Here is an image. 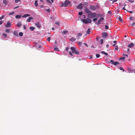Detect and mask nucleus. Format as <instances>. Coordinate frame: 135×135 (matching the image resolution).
Wrapping results in <instances>:
<instances>
[{"label": "nucleus", "mask_w": 135, "mask_h": 135, "mask_svg": "<svg viewBox=\"0 0 135 135\" xmlns=\"http://www.w3.org/2000/svg\"><path fill=\"white\" fill-rule=\"evenodd\" d=\"M50 39H51V37H48L47 39V41H48L50 42Z\"/></svg>", "instance_id": "obj_42"}, {"label": "nucleus", "mask_w": 135, "mask_h": 135, "mask_svg": "<svg viewBox=\"0 0 135 135\" xmlns=\"http://www.w3.org/2000/svg\"><path fill=\"white\" fill-rule=\"evenodd\" d=\"M23 28H24V29H26V26H25V25H23Z\"/></svg>", "instance_id": "obj_53"}, {"label": "nucleus", "mask_w": 135, "mask_h": 135, "mask_svg": "<svg viewBox=\"0 0 135 135\" xmlns=\"http://www.w3.org/2000/svg\"><path fill=\"white\" fill-rule=\"evenodd\" d=\"M4 17V16L3 15L1 17H0V20L2 19Z\"/></svg>", "instance_id": "obj_37"}, {"label": "nucleus", "mask_w": 135, "mask_h": 135, "mask_svg": "<svg viewBox=\"0 0 135 135\" xmlns=\"http://www.w3.org/2000/svg\"><path fill=\"white\" fill-rule=\"evenodd\" d=\"M70 40L72 41V42H74L76 40V39L74 38V37H72L70 39Z\"/></svg>", "instance_id": "obj_15"}, {"label": "nucleus", "mask_w": 135, "mask_h": 135, "mask_svg": "<svg viewBox=\"0 0 135 135\" xmlns=\"http://www.w3.org/2000/svg\"><path fill=\"white\" fill-rule=\"evenodd\" d=\"M115 47V50L117 51H118V47H117V46H116Z\"/></svg>", "instance_id": "obj_40"}, {"label": "nucleus", "mask_w": 135, "mask_h": 135, "mask_svg": "<svg viewBox=\"0 0 135 135\" xmlns=\"http://www.w3.org/2000/svg\"><path fill=\"white\" fill-rule=\"evenodd\" d=\"M10 30L9 29H7L5 30V32H6L7 33H9L10 32Z\"/></svg>", "instance_id": "obj_28"}, {"label": "nucleus", "mask_w": 135, "mask_h": 135, "mask_svg": "<svg viewBox=\"0 0 135 135\" xmlns=\"http://www.w3.org/2000/svg\"><path fill=\"white\" fill-rule=\"evenodd\" d=\"M108 13H109V14H112V12L110 11H109L108 12Z\"/></svg>", "instance_id": "obj_54"}, {"label": "nucleus", "mask_w": 135, "mask_h": 135, "mask_svg": "<svg viewBox=\"0 0 135 135\" xmlns=\"http://www.w3.org/2000/svg\"><path fill=\"white\" fill-rule=\"evenodd\" d=\"M70 2L68 1H66L64 3V5L65 7L67 6H70Z\"/></svg>", "instance_id": "obj_4"}, {"label": "nucleus", "mask_w": 135, "mask_h": 135, "mask_svg": "<svg viewBox=\"0 0 135 135\" xmlns=\"http://www.w3.org/2000/svg\"><path fill=\"white\" fill-rule=\"evenodd\" d=\"M3 23V22L2 21H0V25L2 24Z\"/></svg>", "instance_id": "obj_56"}, {"label": "nucleus", "mask_w": 135, "mask_h": 135, "mask_svg": "<svg viewBox=\"0 0 135 135\" xmlns=\"http://www.w3.org/2000/svg\"><path fill=\"white\" fill-rule=\"evenodd\" d=\"M69 54L70 55H71L72 56H73L72 53L70 51L69 52Z\"/></svg>", "instance_id": "obj_49"}, {"label": "nucleus", "mask_w": 135, "mask_h": 135, "mask_svg": "<svg viewBox=\"0 0 135 135\" xmlns=\"http://www.w3.org/2000/svg\"><path fill=\"white\" fill-rule=\"evenodd\" d=\"M83 22L85 23H90L91 22V20L89 18H87L86 19H83L82 20Z\"/></svg>", "instance_id": "obj_1"}, {"label": "nucleus", "mask_w": 135, "mask_h": 135, "mask_svg": "<svg viewBox=\"0 0 135 135\" xmlns=\"http://www.w3.org/2000/svg\"><path fill=\"white\" fill-rule=\"evenodd\" d=\"M19 35L20 36H22L23 35V33L22 32H20L19 34Z\"/></svg>", "instance_id": "obj_31"}, {"label": "nucleus", "mask_w": 135, "mask_h": 135, "mask_svg": "<svg viewBox=\"0 0 135 135\" xmlns=\"http://www.w3.org/2000/svg\"><path fill=\"white\" fill-rule=\"evenodd\" d=\"M14 13V12H12L11 13H9V15H12Z\"/></svg>", "instance_id": "obj_43"}, {"label": "nucleus", "mask_w": 135, "mask_h": 135, "mask_svg": "<svg viewBox=\"0 0 135 135\" xmlns=\"http://www.w3.org/2000/svg\"><path fill=\"white\" fill-rule=\"evenodd\" d=\"M46 11L49 12H50V9L49 8L48 9H46Z\"/></svg>", "instance_id": "obj_47"}, {"label": "nucleus", "mask_w": 135, "mask_h": 135, "mask_svg": "<svg viewBox=\"0 0 135 135\" xmlns=\"http://www.w3.org/2000/svg\"><path fill=\"white\" fill-rule=\"evenodd\" d=\"M114 62L112 60H111L110 61V62L112 64H114Z\"/></svg>", "instance_id": "obj_35"}, {"label": "nucleus", "mask_w": 135, "mask_h": 135, "mask_svg": "<svg viewBox=\"0 0 135 135\" xmlns=\"http://www.w3.org/2000/svg\"><path fill=\"white\" fill-rule=\"evenodd\" d=\"M30 28L32 31H33L34 29H35V27L32 26L30 27Z\"/></svg>", "instance_id": "obj_25"}, {"label": "nucleus", "mask_w": 135, "mask_h": 135, "mask_svg": "<svg viewBox=\"0 0 135 135\" xmlns=\"http://www.w3.org/2000/svg\"><path fill=\"white\" fill-rule=\"evenodd\" d=\"M35 25L36 26L38 27H40L41 26H40V24L39 23H37L35 24Z\"/></svg>", "instance_id": "obj_17"}, {"label": "nucleus", "mask_w": 135, "mask_h": 135, "mask_svg": "<svg viewBox=\"0 0 135 135\" xmlns=\"http://www.w3.org/2000/svg\"><path fill=\"white\" fill-rule=\"evenodd\" d=\"M83 8V4L82 3H80L78 6L76 7V8L78 9H81Z\"/></svg>", "instance_id": "obj_8"}, {"label": "nucleus", "mask_w": 135, "mask_h": 135, "mask_svg": "<svg viewBox=\"0 0 135 135\" xmlns=\"http://www.w3.org/2000/svg\"><path fill=\"white\" fill-rule=\"evenodd\" d=\"M100 44H102L103 42V40L102 39H101L100 40Z\"/></svg>", "instance_id": "obj_38"}, {"label": "nucleus", "mask_w": 135, "mask_h": 135, "mask_svg": "<svg viewBox=\"0 0 135 135\" xmlns=\"http://www.w3.org/2000/svg\"><path fill=\"white\" fill-rule=\"evenodd\" d=\"M119 16V20L120 21H122V19L121 18V17L119 16Z\"/></svg>", "instance_id": "obj_39"}, {"label": "nucleus", "mask_w": 135, "mask_h": 135, "mask_svg": "<svg viewBox=\"0 0 135 135\" xmlns=\"http://www.w3.org/2000/svg\"><path fill=\"white\" fill-rule=\"evenodd\" d=\"M119 69L121 70H122L123 71H125L124 69L122 68L121 67H120L119 68Z\"/></svg>", "instance_id": "obj_36"}, {"label": "nucleus", "mask_w": 135, "mask_h": 135, "mask_svg": "<svg viewBox=\"0 0 135 135\" xmlns=\"http://www.w3.org/2000/svg\"><path fill=\"white\" fill-rule=\"evenodd\" d=\"M22 25V23L21 22H19L17 23V27H19L21 26Z\"/></svg>", "instance_id": "obj_22"}, {"label": "nucleus", "mask_w": 135, "mask_h": 135, "mask_svg": "<svg viewBox=\"0 0 135 135\" xmlns=\"http://www.w3.org/2000/svg\"><path fill=\"white\" fill-rule=\"evenodd\" d=\"M68 32V31H64L62 33L63 34H66Z\"/></svg>", "instance_id": "obj_27"}, {"label": "nucleus", "mask_w": 135, "mask_h": 135, "mask_svg": "<svg viewBox=\"0 0 135 135\" xmlns=\"http://www.w3.org/2000/svg\"><path fill=\"white\" fill-rule=\"evenodd\" d=\"M82 34L81 33H79L76 36V37H77V38L78 40L80 38L79 37V36H81L82 35Z\"/></svg>", "instance_id": "obj_11"}, {"label": "nucleus", "mask_w": 135, "mask_h": 135, "mask_svg": "<svg viewBox=\"0 0 135 135\" xmlns=\"http://www.w3.org/2000/svg\"><path fill=\"white\" fill-rule=\"evenodd\" d=\"M109 28L108 26L107 25H105V28L106 29L108 30Z\"/></svg>", "instance_id": "obj_30"}, {"label": "nucleus", "mask_w": 135, "mask_h": 135, "mask_svg": "<svg viewBox=\"0 0 135 135\" xmlns=\"http://www.w3.org/2000/svg\"><path fill=\"white\" fill-rule=\"evenodd\" d=\"M134 45V44L133 43H131L128 46V47L131 48Z\"/></svg>", "instance_id": "obj_13"}, {"label": "nucleus", "mask_w": 135, "mask_h": 135, "mask_svg": "<svg viewBox=\"0 0 135 135\" xmlns=\"http://www.w3.org/2000/svg\"><path fill=\"white\" fill-rule=\"evenodd\" d=\"M52 30H54V27H52Z\"/></svg>", "instance_id": "obj_64"}, {"label": "nucleus", "mask_w": 135, "mask_h": 135, "mask_svg": "<svg viewBox=\"0 0 135 135\" xmlns=\"http://www.w3.org/2000/svg\"><path fill=\"white\" fill-rule=\"evenodd\" d=\"M97 18H94L93 19V21H94V22H95L97 21Z\"/></svg>", "instance_id": "obj_46"}, {"label": "nucleus", "mask_w": 135, "mask_h": 135, "mask_svg": "<svg viewBox=\"0 0 135 135\" xmlns=\"http://www.w3.org/2000/svg\"><path fill=\"white\" fill-rule=\"evenodd\" d=\"M122 9H123L124 10H126V9H125V8L124 7H123L122 8Z\"/></svg>", "instance_id": "obj_63"}, {"label": "nucleus", "mask_w": 135, "mask_h": 135, "mask_svg": "<svg viewBox=\"0 0 135 135\" xmlns=\"http://www.w3.org/2000/svg\"><path fill=\"white\" fill-rule=\"evenodd\" d=\"M99 38L100 37H97L96 38V39L97 41H98Z\"/></svg>", "instance_id": "obj_50"}, {"label": "nucleus", "mask_w": 135, "mask_h": 135, "mask_svg": "<svg viewBox=\"0 0 135 135\" xmlns=\"http://www.w3.org/2000/svg\"><path fill=\"white\" fill-rule=\"evenodd\" d=\"M19 7V6H17L16 7H15L14 9H16V8H18Z\"/></svg>", "instance_id": "obj_62"}, {"label": "nucleus", "mask_w": 135, "mask_h": 135, "mask_svg": "<svg viewBox=\"0 0 135 135\" xmlns=\"http://www.w3.org/2000/svg\"><path fill=\"white\" fill-rule=\"evenodd\" d=\"M123 56H127V57H128V55H127V54H126V55H125V54H123Z\"/></svg>", "instance_id": "obj_52"}, {"label": "nucleus", "mask_w": 135, "mask_h": 135, "mask_svg": "<svg viewBox=\"0 0 135 135\" xmlns=\"http://www.w3.org/2000/svg\"><path fill=\"white\" fill-rule=\"evenodd\" d=\"M30 16V15H28V14H26L24 15L23 16H22L23 17H25L26 18L27 17L29 16Z\"/></svg>", "instance_id": "obj_18"}, {"label": "nucleus", "mask_w": 135, "mask_h": 135, "mask_svg": "<svg viewBox=\"0 0 135 135\" xmlns=\"http://www.w3.org/2000/svg\"><path fill=\"white\" fill-rule=\"evenodd\" d=\"M3 36L5 37V38H7V35L6 33H3Z\"/></svg>", "instance_id": "obj_32"}, {"label": "nucleus", "mask_w": 135, "mask_h": 135, "mask_svg": "<svg viewBox=\"0 0 135 135\" xmlns=\"http://www.w3.org/2000/svg\"><path fill=\"white\" fill-rule=\"evenodd\" d=\"M128 1L131 3H132L134 2V0H128Z\"/></svg>", "instance_id": "obj_45"}, {"label": "nucleus", "mask_w": 135, "mask_h": 135, "mask_svg": "<svg viewBox=\"0 0 135 135\" xmlns=\"http://www.w3.org/2000/svg\"><path fill=\"white\" fill-rule=\"evenodd\" d=\"M40 6V7L41 8H43V7H44V6H43V5H41V6Z\"/></svg>", "instance_id": "obj_60"}, {"label": "nucleus", "mask_w": 135, "mask_h": 135, "mask_svg": "<svg viewBox=\"0 0 135 135\" xmlns=\"http://www.w3.org/2000/svg\"><path fill=\"white\" fill-rule=\"evenodd\" d=\"M90 28H88L87 30V32H86V33L88 34H90Z\"/></svg>", "instance_id": "obj_19"}, {"label": "nucleus", "mask_w": 135, "mask_h": 135, "mask_svg": "<svg viewBox=\"0 0 135 135\" xmlns=\"http://www.w3.org/2000/svg\"><path fill=\"white\" fill-rule=\"evenodd\" d=\"M13 34L14 35H15L16 36H18V32L17 31H14L13 32Z\"/></svg>", "instance_id": "obj_14"}, {"label": "nucleus", "mask_w": 135, "mask_h": 135, "mask_svg": "<svg viewBox=\"0 0 135 135\" xmlns=\"http://www.w3.org/2000/svg\"><path fill=\"white\" fill-rule=\"evenodd\" d=\"M125 59V57H123L122 58H121L120 59V60H124Z\"/></svg>", "instance_id": "obj_48"}, {"label": "nucleus", "mask_w": 135, "mask_h": 135, "mask_svg": "<svg viewBox=\"0 0 135 135\" xmlns=\"http://www.w3.org/2000/svg\"><path fill=\"white\" fill-rule=\"evenodd\" d=\"M33 17H29L28 19L26 20V21L28 22H30L31 21V20L32 19Z\"/></svg>", "instance_id": "obj_12"}, {"label": "nucleus", "mask_w": 135, "mask_h": 135, "mask_svg": "<svg viewBox=\"0 0 135 135\" xmlns=\"http://www.w3.org/2000/svg\"><path fill=\"white\" fill-rule=\"evenodd\" d=\"M96 56L97 58H99L100 56V55L99 54H97L96 55Z\"/></svg>", "instance_id": "obj_34"}, {"label": "nucleus", "mask_w": 135, "mask_h": 135, "mask_svg": "<svg viewBox=\"0 0 135 135\" xmlns=\"http://www.w3.org/2000/svg\"><path fill=\"white\" fill-rule=\"evenodd\" d=\"M101 53L102 54H104L105 55H106L107 56L108 55V54L105 51H102L101 52Z\"/></svg>", "instance_id": "obj_21"}, {"label": "nucleus", "mask_w": 135, "mask_h": 135, "mask_svg": "<svg viewBox=\"0 0 135 135\" xmlns=\"http://www.w3.org/2000/svg\"><path fill=\"white\" fill-rule=\"evenodd\" d=\"M97 14L95 13H92L88 15V16L90 18H94L96 16Z\"/></svg>", "instance_id": "obj_3"}, {"label": "nucleus", "mask_w": 135, "mask_h": 135, "mask_svg": "<svg viewBox=\"0 0 135 135\" xmlns=\"http://www.w3.org/2000/svg\"><path fill=\"white\" fill-rule=\"evenodd\" d=\"M119 64V63L117 61H115L114 62V65H118Z\"/></svg>", "instance_id": "obj_24"}, {"label": "nucleus", "mask_w": 135, "mask_h": 135, "mask_svg": "<svg viewBox=\"0 0 135 135\" xmlns=\"http://www.w3.org/2000/svg\"><path fill=\"white\" fill-rule=\"evenodd\" d=\"M85 12L87 14H90L91 13V11H90L89 9L87 8H86L85 9Z\"/></svg>", "instance_id": "obj_10"}, {"label": "nucleus", "mask_w": 135, "mask_h": 135, "mask_svg": "<svg viewBox=\"0 0 135 135\" xmlns=\"http://www.w3.org/2000/svg\"><path fill=\"white\" fill-rule=\"evenodd\" d=\"M71 50L72 52V53H75L76 54H79L78 50H76L75 48L73 47H71Z\"/></svg>", "instance_id": "obj_2"}, {"label": "nucleus", "mask_w": 135, "mask_h": 135, "mask_svg": "<svg viewBox=\"0 0 135 135\" xmlns=\"http://www.w3.org/2000/svg\"><path fill=\"white\" fill-rule=\"evenodd\" d=\"M104 21V19L103 17H102L99 20L97 24L98 25L102 23Z\"/></svg>", "instance_id": "obj_5"}, {"label": "nucleus", "mask_w": 135, "mask_h": 135, "mask_svg": "<svg viewBox=\"0 0 135 135\" xmlns=\"http://www.w3.org/2000/svg\"><path fill=\"white\" fill-rule=\"evenodd\" d=\"M20 1V0H15V3H18V2Z\"/></svg>", "instance_id": "obj_41"}, {"label": "nucleus", "mask_w": 135, "mask_h": 135, "mask_svg": "<svg viewBox=\"0 0 135 135\" xmlns=\"http://www.w3.org/2000/svg\"><path fill=\"white\" fill-rule=\"evenodd\" d=\"M113 43H115V44H116L117 43V41H113Z\"/></svg>", "instance_id": "obj_58"}, {"label": "nucleus", "mask_w": 135, "mask_h": 135, "mask_svg": "<svg viewBox=\"0 0 135 135\" xmlns=\"http://www.w3.org/2000/svg\"><path fill=\"white\" fill-rule=\"evenodd\" d=\"M69 49V47H67L66 48V50L67 51H68V49Z\"/></svg>", "instance_id": "obj_55"}, {"label": "nucleus", "mask_w": 135, "mask_h": 135, "mask_svg": "<svg viewBox=\"0 0 135 135\" xmlns=\"http://www.w3.org/2000/svg\"><path fill=\"white\" fill-rule=\"evenodd\" d=\"M35 6L37 7L38 6L37 1H35Z\"/></svg>", "instance_id": "obj_23"}, {"label": "nucleus", "mask_w": 135, "mask_h": 135, "mask_svg": "<svg viewBox=\"0 0 135 135\" xmlns=\"http://www.w3.org/2000/svg\"><path fill=\"white\" fill-rule=\"evenodd\" d=\"M89 8L91 10L95 11L96 10V8L95 6H90Z\"/></svg>", "instance_id": "obj_9"}, {"label": "nucleus", "mask_w": 135, "mask_h": 135, "mask_svg": "<svg viewBox=\"0 0 135 135\" xmlns=\"http://www.w3.org/2000/svg\"><path fill=\"white\" fill-rule=\"evenodd\" d=\"M3 3L5 5H7L8 4V2L6 0H3Z\"/></svg>", "instance_id": "obj_16"}, {"label": "nucleus", "mask_w": 135, "mask_h": 135, "mask_svg": "<svg viewBox=\"0 0 135 135\" xmlns=\"http://www.w3.org/2000/svg\"><path fill=\"white\" fill-rule=\"evenodd\" d=\"M117 0H113V2H116L117 1Z\"/></svg>", "instance_id": "obj_61"}, {"label": "nucleus", "mask_w": 135, "mask_h": 135, "mask_svg": "<svg viewBox=\"0 0 135 135\" xmlns=\"http://www.w3.org/2000/svg\"><path fill=\"white\" fill-rule=\"evenodd\" d=\"M102 36L105 38H107L108 37V33L106 32H103L102 33Z\"/></svg>", "instance_id": "obj_6"}, {"label": "nucleus", "mask_w": 135, "mask_h": 135, "mask_svg": "<svg viewBox=\"0 0 135 135\" xmlns=\"http://www.w3.org/2000/svg\"><path fill=\"white\" fill-rule=\"evenodd\" d=\"M135 24V23H133L131 24L132 26H134Z\"/></svg>", "instance_id": "obj_57"}, {"label": "nucleus", "mask_w": 135, "mask_h": 135, "mask_svg": "<svg viewBox=\"0 0 135 135\" xmlns=\"http://www.w3.org/2000/svg\"><path fill=\"white\" fill-rule=\"evenodd\" d=\"M21 16V15H17L15 17L16 18H20Z\"/></svg>", "instance_id": "obj_20"}, {"label": "nucleus", "mask_w": 135, "mask_h": 135, "mask_svg": "<svg viewBox=\"0 0 135 135\" xmlns=\"http://www.w3.org/2000/svg\"><path fill=\"white\" fill-rule=\"evenodd\" d=\"M106 46L107 48H108L109 47V45L108 44H107L106 45Z\"/></svg>", "instance_id": "obj_59"}, {"label": "nucleus", "mask_w": 135, "mask_h": 135, "mask_svg": "<svg viewBox=\"0 0 135 135\" xmlns=\"http://www.w3.org/2000/svg\"><path fill=\"white\" fill-rule=\"evenodd\" d=\"M11 22L9 21V22H8L5 25V26L6 27H10L11 26Z\"/></svg>", "instance_id": "obj_7"}, {"label": "nucleus", "mask_w": 135, "mask_h": 135, "mask_svg": "<svg viewBox=\"0 0 135 135\" xmlns=\"http://www.w3.org/2000/svg\"><path fill=\"white\" fill-rule=\"evenodd\" d=\"M82 14H83V13L82 12H79L78 13L79 15V16L81 15H82Z\"/></svg>", "instance_id": "obj_33"}, {"label": "nucleus", "mask_w": 135, "mask_h": 135, "mask_svg": "<svg viewBox=\"0 0 135 135\" xmlns=\"http://www.w3.org/2000/svg\"><path fill=\"white\" fill-rule=\"evenodd\" d=\"M134 18L133 17H130V19L131 20H133Z\"/></svg>", "instance_id": "obj_44"}, {"label": "nucleus", "mask_w": 135, "mask_h": 135, "mask_svg": "<svg viewBox=\"0 0 135 135\" xmlns=\"http://www.w3.org/2000/svg\"><path fill=\"white\" fill-rule=\"evenodd\" d=\"M78 44L79 46H81L82 45V42H78Z\"/></svg>", "instance_id": "obj_29"}, {"label": "nucleus", "mask_w": 135, "mask_h": 135, "mask_svg": "<svg viewBox=\"0 0 135 135\" xmlns=\"http://www.w3.org/2000/svg\"><path fill=\"white\" fill-rule=\"evenodd\" d=\"M54 50L55 51H59V49L57 47H55L54 48Z\"/></svg>", "instance_id": "obj_26"}, {"label": "nucleus", "mask_w": 135, "mask_h": 135, "mask_svg": "<svg viewBox=\"0 0 135 135\" xmlns=\"http://www.w3.org/2000/svg\"><path fill=\"white\" fill-rule=\"evenodd\" d=\"M55 24H57V25H59V22L58 21H57V22H56L55 23Z\"/></svg>", "instance_id": "obj_51"}]
</instances>
